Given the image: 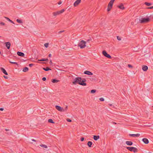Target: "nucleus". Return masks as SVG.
<instances>
[{
	"label": "nucleus",
	"instance_id": "nucleus-9",
	"mask_svg": "<svg viewBox=\"0 0 153 153\" xmlns=\"http://www.w3.org/2000/svg\"><path fill=\"white\" fill-rule=\"evenodd\" d=\"M5 45L7 48L9 49L11 45L10 42H6L5 43Z\"/></svg>",
	"mask_w": 153,
	"mask_h": 153
},
{
	"label": "nucleus",
	"instance_id": "nucleus-42",
	"mask_svg": "<svg viewBox=\"0 0 153 153\" xmlns=\"http://www.w3.org/2000/svg\"><path fill=\"white\" fill-rule=\"evenodd\" d=\"M0 24L1 25H5V23L3 22H1Z\"/></svg>",
	"mask_w": 153,
	"mask_h": 153
},
{
	"label": "nucleus",
	"instance_id": "nucleus-46",
	"mask_svg": "<svg viewBox=\"0 0 153 153\" xmlns=\"http://www.w3.org/2000/svg\"><path fill=\"white\" fill-rule=\"evenodd\" d=\"M4 110V108H0V111H2Z\"/></svg>",
	"mask_w": 153,
	"mask_h": 153
},
{
	"label": "nucleus",
	"instance_id": "nucleus-14",
	"mask_svg": "<svg viewBox=\"0 0 153 153\" xmlns=\"http://www.w3.org/2000/svg\"><path fill=\"white\" fill-rule=\"evenodd\" d=\"M17 55L19 56H24L25 54L23 53L18 51L17 52Z\"/></svg>",
	"mask_w": 153,
	"mask_h": 153
},
{
	"label": "nucleus",
	"instance_id": "nucleus-3",
	"mask_svg": "<svg viewBox=\"0 0 153 153\" xmlns=\"http://www.w3.org/2000/svg\"><path fill=\"white\" fill-rule=\"evenodd\" d=\"M126 148L131 152H133L134 153L137 152L138 149L136 148L133 147H126Z\"/></svg>",
	"mask_w": 153,
	"mask_h": 153
},
{
	"label": "nucleus",
	"instance_id": "nucleus-12",
	"mask_svg": "<svg viewBox=\"0 0 153 153\" xmlns=\"http://www.w3.org/2000/svg\"><path fill=\"white\" fill-rule=\"evenodd\" d=\"M81 0H76L74 3V6L75 7L80 2Z\"/></svg>",
	"mask_w": 153,
	"mask_h": 153
},
{
	"label": "nucleus",
	"instance_id": "nucleus-47",
	"mask_svg": "<svg viewBox=\"0 0 153 153\" xmlns=\"http://www.w3.org/2000/svg\"><path fill=\"white\" fill-rule=\"evenodd\" d=\"M115 0H111L110 1L114 3V1H115Z\"/></svg>",
	"mask_w": 153,
	"mask_h": 153
},
{
	"label": "nucleus",
	"instance_id": "nucleus-33",
	"mask_svg": "<svg viewBox=\"0 0 153 153\" xmlns=\"http://www.w3.org/2000/svg\"><path fill=\"white\" fill-rule=\"evenodd\" d=\"M45 59H39L38 60V61H45Z\"/></svg>",
	"mask_w": 153,
	"mask_h": 153
},
{
	"label": "nucleus",
	"instance_id": "nucleus-55",
	"mask_svg": "<svg viewBox=\"0 0 153 153\" xmlns=\"http://www.w3.org/2000/svg\"><path fill=\"white\" fill-rule=\"evenodd\" d=\"M90 40H88L87 41V42H89V41H90Z\"/></svg>",
	"mask_w": 153,
	"mask_h": 153
},
{
	"label": "nucleus",
	"instance_id": "nucleus-19",
	"mask_svg": "<svg viewBox=\"0 0 153 153\" xmlns=\"http://www.w3.org/2000/svg\"><path fill=\"white\" fill-rule=\"evenodd\" d=\"M100 138V136L99 135H94L93 138L95 140H97Z\"/></svg>",
	"mask_w": 153,
	"mask_h": 153
},
{
	"label": "nucleus",
	"instance_id": "nucleus-2",
	"mask_svg": "<svg viewBox=\"0 0 153 153\" xmlns=\"http://www.w3.org/2000/svg\"><path fill=\"white\" fill-rule=\"evenodd\" d=\"M86 43L85 41L82 40L78 44V46L80 48H83L86 46Z\"/></svg>",
	"mask_w": 153,
	"mask_h": 153
},
{
	"label": "nucleus",
	"instance_id": "nucleus-17",
	"mask_svg": "<svg viewBox=\"0 0 153 153\" xmlns=\"http://www.w3.org/2000/svg\"><path fill=\"white\" fill-rule=\"evenodd\" d=\"M129 136L131 137H139L140 136V134H129Z\"/></svg>",
	"mask_w": 153,
	"mask_h": 153
},
{
	"label": "nucleus",
	"instance_id": "nucleus-25",
	"mask_svg": "<svg viewBox=\"0 0 153 153\" xmlns=\"http://www.w3.org/2000/svg\"><path fill=\"white\" fill-rule=\"evenodd\" d=\"M144 4L145 5H146L148 6H151V5H152V3H149V2H145Z\"/></svg>",
	"mask_w": 153,
	"mask_h": 153
},
{
	"label": "nucleus",
	"instance_id": "nucleus-59",
	"mask_svg": "<svg viewBox=\"0 0 153 153\" xmlns=\"http://www.w3.org/2000/svg\"><path fill=\"white\" fill-rule=\"evenodd\" d=\"M0 37H1V36H0Z\"/></svg>",
	"mask_w": 153,
	"mask_h": 153
},
{
	"label": "nucleus",
	"instance_id": "nucleus-27",
	"mask_svg": "<svg viewBox=\"0 0 153 153\" xmlns=\"http://www.w3.org/2000/svg\"><path fill=\"white\" fill-rule=\"evenodd\" d=\"M39 146H41L42 147H43V148H48V146H47L46 145H45L41 144V145H40Z\"/></svg>",
	"mask_w": 153,
	"mask_h": 153
},
{
	"label": "nucleus",
	"instance_id": "nucleus-15",
	"mask_svg": "<svg viewBox=\"0 0 153 153\" xmlns=\"http://www.w3.org/2000/svg\"><path fill=\"white\" fill-rule=\"evenodd\" d=\"M142 141L145 144H147L149 143V141L148 139L146 138L143 139Z\"/></svg>",
	"mask_w": 153,
	"mask_h": 153
},
{
	"label": "nucleus",
	"instance_id": "nucleus-30",
	"mask_svg": "<svg viewBox=\"0 0 153 153\" xmlns=\"http://www.w3.org/2000/svg\"><path fill=\"white\" fill-rule=\"evenodd\" d=\"M9 62L10 63L12 64H15L16 65H18V63L16 62H11L10 61H9Z\"/></svg>",
	"mask_w": 153,
	"mask_h": 153
},
{
	"label": "nucleus",
	"instance_id": "nucleus-40",
	"mask_svg": "<svg viewBox=\"0 0 153 153\" xmlns=\"http://www.w3.org/2000/svg\"><path fill=\"white\" fill-rule=\"evenodd\" d=\"M42 80L43 81H45L46 80V78L45 77L42 78Z\"/></svg>",
	"mask_w": 153,
	"mask_h": 153
},
{
	"label": "nucleus",
	"instance_id": "nucleus-5",
	"mask_svg": "<svg viewBox=\"0 0 153 153\" xmlns=\"http://www.w3.org/2000/svg\"><path fill=\"white\" fill-rule=\"evenodd\" d=\"M102 53L108 59H111V56L109 54L107 53L106 51L105 50L102 51Z\"/></svg>",
	"mask_w": 153,
	"mask_h": 153
},
{
	"label": "nucleus",
	"instance_id": "nucleus-11",
	"mask_svg": "<svg viewBox=\"0 0 153 153\" xmlns=\"http://www.w3.org/2000/svg\"><path fill=\"white\" fill-rule=\"evenodd\" d=\"M0 69L2 72L6 75H7L8 74L6 72V70L3 68H1Z\"/></svg>",
	"mask_w": 153,
	"mask_h": 153
},
{
	"label": "nucleus",
	"instance_id": "nucleus-56",
	"mask_svg": "<svg viewBox=\"0 0 153 153\" xmlns=\"http://www.w3.org/2000/svg\"><path fill=\"white\" fill-rule=\"evenodd\" d=\"M109 105H110V106H111L112 105V104H109Z\"/></svg>",
	"mask_w": 153,
	"mask_h": 153
},
{
	"label": "nucleus",
	"instance_id": "nucleus-45",
	"mask_svg": "<svg viewBox=\"0 0 153 153\" xmlns=\"http://www.w3.org/2000/svg\"><path fill=\"white\" fill-rule=\"evenodd\" d=\"M62 3V2L61 1H60L58 3V4H60Z\"/></svg>",
	"mask_w": 153,
	"mask_h": 153
},
{
	"label": "nucleus",
	"instance_id": "nucleus-57",
	"mask_svg": "<svg viewBox=\"0 0 153 153\" xmlns=\"http://www.w3.org/2000/svg\"><path fill=\"white\" fill-rule=\"evenodd\" d=\"M42 63H44V64L45 63V62H42Z\"/></svg>",
	"mask_w": 153,
	"mask_h": 153
},
{
	"label": "nucleus",
	"instance_id": "nucleus-52",
	"mask_svg": "<svg viewBox=\"0 0 153 153\" xmlns=\"http://www.w3.org/2000/svg\"><path fill=\"white\" fill-rule=\"evenodd\" d=\"M0 54L2 56L3 53L1 52L0 51Z\"/></svg>",
	"mask_w": 153,
	"mask_h": 153
},
{
	"label": "nucleus",
	"instance_id": "nucleus-23",
	"mask_svg": "<svg viewBox=\"0 0 153 153\" xmlns=\"http://www.w3.org/2000/svg\"><path fill=\"white\" fill-rule=\"evenodd\" d=\"M5 18L8 21H9L11 23L14 24V23L13 21L12 20H11L10 19H9L7 17H5Z\"/></svg>",
	"mask_w": 153,
	"mask_h": 153
},
{
	"label": "nucleus",
	"instance_id": "nucleus-51",
	"mask_svg": "<svg viewBox=\"0 0 153 153\" xmlns=\"http://www.w3.org/2000/svg\"><path fill=\"white\" fill-rule=\"evenodd\" d=\"M48 56H49V57H51V54H50Z\"/></svg>",
	"mask_w": 153,
	"mask_h": 153
},
{
	"label": "nucleus",
	"instance_id": "nucleus-43",
	"mask_svg": "<svg viewBox=\"0 0 153 153\" xmlns=\"http://www.w3.org/2000/svg\"><path fill=\"white\" fill-rule=\"evenodd\" d=\"M4 78H5V79H8V77L7 76H4Z\"/></svg>",
	"mask_w": 153,
	"mask_h": 153
},
{
	"label": "nucleus",
	"instance_id": "nucleus-7",
	"mask_svg": "<svg viewBox=\"0 0 153 153\" xmlns=\"http://www.w3.org/2000/svg\"><path fill=\"white\" fill-rule=\"evenodd\" d=\"M113 3L110 1L108 6L107 11H109L112 8Z\"/></svg>",
	"mask_w": 153,
	"mask_h": 153
},
{
	"label": "nucleus",
	"instance_id": "nucleus-10",
	"mask_svg": "<svg viewBox=\"0 0 153 153\" xmlns=\"http://www.w3.org/2000/svg\"><path fill=\"white\" fill-rule=\"evenodd\" d=\"M84 74L89 75H92L93 74V73L90 71H85L84 72Z\"/></svg>",
	"mask_w": 153,
	"mask_h": 153
},
{
	"label": "nucleus",
	"instance_id": "nucleus-58",
	"mask_svg": "<svg viewBox=\"0 0 153 153\" xmlns=\"http://www.w3.org/2000/svg\"><path fill=\"white\" fill-rule=\"evenodd\" d=\"M152 16V15H150V16H149V17H151Z\"/></svg>",
	"mask_w": 153,
	"mask_h": 153
},
{
	"label": "nucleus",
	"instance_id": "nucleus-31",
	"mask_svg": "<svg viewBox=\"0 0 153 153\" xmlns=\"http://www.w3.org/2000/svg\"><path fill=\"white\" fill-rule=\"evenodd\" d=\"M48 45L49 44L48 43H45L44 44V45L46 48H47L48 46Z\"/></svg>",
	"mask_w": 153,
	"mask_h": 153
},
{
	"label": "nucleus",
	"instance_id": "nucleus-6",
	"mask_svg": "<svg viewBox=\"0 0 153 153\" xmlns=\"http://www.w3.org/2000/svg\"><path fill=\"white\" fill-rule=\"evenodd\" d=\"M65 11L64 9H62L59 11H58L56 12H54L53 13V15L54 16L59 15Z\"/></svg>",
	"mask_w": 153,
	"mask_h": 153
},
{
	"label": "nucleus",
	"instance_id": "nucleus-44",
	"mask_svg": "<svg viewBox=\"0 0 153 153\" xmlns=\"http://www.w3.org/2000/svg\"><path fill=\"white\" fill-rule=\"evenodd\" d=\"M49 63L51 64V65L53 64L52 63V61L51 60L50 61V62H49Z\"/></svg>",
	"mask_w": 153,
	"mask_h": 153
},
{
	"label": "nucleus",
	"instance_id": "nucleus-28",
	"mask_svg": "<svg viewBox=\"0 0 153 153\" xmlns=\"http://www.w3.org/2000/svg\"><path fill=\"white\" fill-rule=\"evenodd\" d=\"M16 21L17 22L19 23H22L23 22L21 20H19V19H17Z\"/></svg>",
	"mask_w": 153,
	"mask_h": 153
},
{
	"label": "nucleus",
	"instance_id": "nucleus-60",
	"mask_svg": "<svg viewBox=\"0 0 153 153\" xmlns=\"http://www.w3.org/2000/svg\"><path fill=\"white\" fill-rule=\"evenodd\" d=\"M152 107H153V106Z\"/></svg>",
	"mask_w": 153,
	"mask_h": 153
},
{
	"label": "nucleus",
	"instance_id": "nucleus-37",
	"mask_svg": "<svg viewBox=\"0 0 153 153\" xmlns=\"http://www.w3.org/2000/svg\"><path fill=\"white\" fill-rule=\"evenodd\" d=\"M84 138L83 137H82L81 138H80V140H81V141H84Z\"/></svg>",
	"mask_w": 153,
	"mask_h": 153
},
{
	"label": "nucleus",
	"instance_id": "nucleus-34",
	"mask_svg": "<svg viewBox=\"0 0 153 153\" xmlns=\"http://www.w3.org/2000/svg\"><path fill=\"white\" fill-rule=\"evenodd\" d=\"M67 121L68 122H71L72 121V120H71L70 119H68H68H67Z\"/></svg>",
	"mask_w": 153,
	"mask_h": 153
},
{
	"label": "nucleus",
	"instance_id": "nucleus-13",
	"mask_svg": "<svg viewBox=\"0 0 153 153\" xmlns=\"http://www.w3.org/2000/svg\"><path fill=\"white\" fill-rule=\"evenodd\" d=\"M142 68L143 71H146L148 69V67L146 65H144L142 66Z\"/></svg>",
	"mask_w": 153,
	"mask_h": 153
},
{
	"label": "nucleus",
	"instance_id": "nucleus-29",
	"mask_svg": "<svg viewBox=\"0 0 153 153\" xmlns=\"http://www.w3.org/2000/svg\"><path fill=\"white\" fill-rule=\"evenodd\" d=\"M96 91V90L93 89L91 90V92L92 94H93L95 93Z\"/></svg>",
	"mask_w": 153,
	"mask_h": 153
},
{
	"label": "nucleus",
	"instance_id": "nucleus-54",
	"mask_svg": "<svg viewBox=\"0 0 153 153\" xmlns=\"http://www.w3.org/2000/svg\"><path fill=\"white\" fill-rule=\"evenodd\" d=\"M5 130H6V131H8L9 130L8 129H5Z\"/></svg>",
	"mask_w": 153,
	"mask_h": 153
},
{
	"label": "nucleus",
	"instance_id": "nucleus-48",
	"mask_svg": "<svg viewBox=\"0 0 153 153\" xmlns=\"http://www.w3.org/2000/svg\"><path fill=\"white\" fill-rule=\"evenodd\" d=\"M48 59L47 58L46 59H45V61H48Z\"/></svg>",
	"mask_w": 153,
	"mask_h": 153
},
{
	"label": "nucleus",
	"instance_id": "nucleus-50",
	"mask_svg": "<svg viewBox=\"0 0 153 153\" xmlns=\"http://www.w3.org/2000/svg\"><path fill=\"white\" fill-rule=\"evenodd\" d=\"M32 141H35V142H36V140H34V139H32Z\"/></svg>",
	"mask_w": 153,
	"mask_h": 153
},
{
	"label": "nucleus",
	"instance_id": "nucleus-18",
	"mask_svg": "<svg viewBox=\"0 0 153 153\" xmlns=\"http://www.w3.org/2000/svg\"><path fill=\"white\" fill-rule=\"evenodd\" d=\"M126 143L127 145L129 146H131L133 144L132 142L131 141H126Z\"/></svg>",
	"mask_w": 153,
	"mask_h": 153
},
{
	"label": "nucleus",
	"instance_id": "nucleus-41",
	"mask_svg": "<svg viewBox=\"0 0 153 153\" xmlns=\"http://www.w3.org/2000/svg\"><path fill=\"white\" fill-rule=\"evenodd\" d=\"M128 66L129 67V68H132L133 67V66L132 65H130V64H128Z\"/></svg>",
	"mask_w": 153,
	"mask_h": 153
},
{
	"label": "nucleus",
	"instance_id": "nucleus-16",
	"mask_svg": "<svg viewBox=\"0 0 153 153\" xmlns=\"http://www.w3.org/2000/svg\"><path fill=\"white\" fill-rule=\"evenodd\" d=\"M117 7L121 10H123L125 8V7L122 4H121L120 5L117 6Z\"/></svg>",
	"mask_w": 153,
	"mask_h": 153
},
{
	"label": "nucleus",
	"instance_id": "nucleus-26",
	"mask_svg": "<svg viewBox=\"0 0 153 153\" xmlns=\"http://www.w3.org/2000/svg\"><path fill=\"white\" fill-rule=\"evenodd\" d=\"M48 122L49 123H55L53 121V120L51 119H49L48 120Z\"/></svg>",
	"mask_w": 153,
	"mask_h": 153
},
{
	"label": "nucleus",
	"instance_id": "nucleus-8",
	"mask_svg": "<svg viewBox=\"0 0 153 153\" xmlns=\"http://www.w3.org/2000/svg\"><path fill=\"white\" fill-rule=\"evenodd\" d=\"M55 108L58 110L60 111L63 112L65 111V109H64L63 108L59 105H56L55 106Z\"/></svg>",
	"mask_w": 153,
	"mask_h": 153
},
{
	"label": "nucleus",
	"instance_id": "nucleus-24",
	"mask_svg": "<svg viewBox=\"0 0 153 153\" xmlns=\"http://www.w3.org/2000/svg\"><path fill=\"white\" fill-rule=\"evenodd\" d=\"M28 68L27 67H25L23 68V71L24 72H26L27 71H28Z\"/></svg>",
	"mask_w": 153,
	"mask_h": 153
},
{
	"label": "nucleus",
	"instance_id": "nucleus-39",
	"mask_svg": "<svg viewBox=\"0 0 153 153\" xmlns=\"http://www.w3.org/2000/svg\"><path fill=\"white\" fill-rule=\"evenodd\" d=\"M117 39L119 40H121V38L119 37L118 36H117Z\"/></svg>",
	"mask_w": 153,
	"mask_h": 153
},
{
	"label": "nucleus",
	"instance_id": "nucleus-1",
	"mask_svg": "<svg viewBox=\"0 0 153 153\" xmlns=\"http://www.w3.org/2000/svg\"><path fill=\"white\" fill-rule=\"evenodd\" d=\"M86 81V80L85 79H82L81 77H77L75 78L73 82V83L74 85H76V84H78L79 85H82L86 86V83L85 82Z\"/></svg>",
	"mask_w": 153,
	"mask_h": 153
},
{
	"label": "nucleus",
	"instance_id": "nucleus-38",
	"mask_svg": "<svg viewBox=\"0 0 153 153\" xmlns=\"http://www.w3.org/2000/svg\"><path fill=\"white\" fill-rule=\"evenodd\" d=\"M64 31H65L64 30L60 31H59V32H58V33L59 34L61 33L62 32H64Z\"/></svg>",
	"mask_w": 153,
	"mask_h": 153
},
{
	"label": "nucleus",
	"instance_id": "nucleus-21",
	"mask_svg": "<svg viewBox=\"0 0 153 153\" xmlns=\"http://www.w3.org/2000/svg\"><path fill=\"white\" fill-rule=\"evenodd\" d=\"M51 81L52 82L55 83L58 82L59 81L56 79H52Z\"/></svg>",
	"mask_w": 153,
	"mask_h": 153
},
{
	"label": "nucleus",
	"instance_id": "nucleus-22",
	"mask_svg": "<svg viewBox=\"0 0 153 153\" xmlns=\"http://www.w3.org/2000/svg\"><path fill=\"white\" fill-rule=\"evenodd\" d=\"M92 144V143L91 141H88L87 143V145L89 147H91Z\"/></svg>",
	"mask_w": 153,
	"mask_h": 153
},
{
	"label": "nucleus",
	"instance_id": "nucleus-53",
	"mask_svg": "<svg viewBox=\"0 0 153 153\" xmlns=\"http://www.w3.org/2000/svg\"><path fill=\"white\" fill-rule=\"evenodd\" d=\"M112 123L113 124H117V123H115V122H113Z\"/></svg>",
	"mask_w": 153,
	"mask_h": 153
},
{
	"label": "nucleus",
	"instance_id": "nucleus-36",
	"mask_svg": "<svg viewBox=\"0 0 153 153\" xmlns=\"http://www.w3.org/2000/svg\"><path fill=\"white\" fill-rule=\"evenodd\" d=\"M147 9H153V6L149 7H148L146 8Z\"/></svg>",
	"mask_w": 153,
	"mask_h": 153
},
{
	"label": "nucleus",
	"instance_id": "nucleus-4",
	"mask_svg": "<svg viewBox=\"0 0 153 153\" xmlns=\"http://www.w3.org/2000/svg\"><path fill=\"white\" fill-rule=\"evenodd\" d=\"M140 22L143 23H147L150 21V19L149 18H143L141 19H140Z\"/></svg>",
	"mask_w": 153,
	"mask_h": 153
},
{
	"label": "nucleus",
	"instance_id": "nucleus-35",
	"mask_svg": "<svg viewBox=\"0 0 153 153\" xmlns=\"http://www.w3.org/2000/svg\"><path fill=\"white\" fill-rule=\"evenodd\" d=\"M34 65V64H29V65L30 67H32V66H33Z\"/></svg>",
	"mask_w": 153,
	"mask_h": 153
},
{
	"label": "nucleus",
	"instance_id": "nucleus-20",
	"mask_svg": "<svg viewBox=\"0 0 153 153\" xmlns=\"http://www.w3.org/2000/svg\"><path fill=\"white\" fill-rule=\"evenodd\" d=\"M43 69L46 71H48L49 70H51V69L48 67H47L45 68H43Z\"/></svg>",
	"mask_w": 153,
	"mask_h": 153
},
{
	"label": "nucleus",
	"instance_id": "nucleus-32",
	"mask_svg": "<svg viewBox=\"0 0 153 153\" xmlns=\"http://www.w3.org/2000/svg\"><path fill=\"white\" fill-rule=\"evenodd\" d=\"M99 100L101 101H103L104 100V99L102 97L100 98Z\"/></svg>",
	"mask_w": 153,
	"mask_h": 153
},
{
	"label": "nucleus",
	"instance_id": "nucleus-49",
	"mask_svg": "<svg viewBox=\"0 0 153 153\" xmlns=\"http://www.w3.org/2000/svg\"><path fill=\"white\" fill-rule=\"evenodd\" d=\"M68 108V106H66L65 108V110H66Z\"/></svg>",
	"mask_w": 153,
	"mask_h": 153
}]
</instances>
